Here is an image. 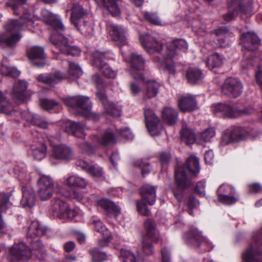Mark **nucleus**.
Instances as JSON below:
<instances>
[{
  "label": "nucleus",
  "mask_w": 262,
  "mask_h": 262,
  "mask_svg": "<svg viewBox=\"0 0 262 262\" xmlns=\"http://www.w3.org/2000/svg\"><path fill=\"white\" fill-rule=\"evenodd\" d=\"M27 0H10L6 4V6L11 7L13 13L20 15V19H12L5 26L6 32L0 33V47L3 49H14L21 39L22 36L19 31L24 27L32 26L34 17L28 10H23V5Z\"/></svg>",
  "instance_id": "obj_1"
},
{
  "label": "nucleus",
  "mask_w": 262,
  "mask_h": 262,
  "mask_svg": "<svg viewBox=\"0 0 262 262\" xmlns=\"http://www.w3.org/2000/svg\"><path fill=\"white\" fill-rule=\"evenodd\" d=\"M41 15L43 21L56 32L50 36V41L54 46L52 48V51L54 54L53 58L64 60L62 57L63 55L79 56L81 53L80 49L76 46L70 45L68 38L62 34L65 27L61 19L57 15L47 10H42Z\"/></svg>",
  "instance_id": "obj_2"
},
{
  "label": "nucleus",
  "mask_w": 262,
  "mask_h": 262,
  "mask_svg": "<svg viewBox=\"0 0 262 262\" xmlns=\"http://www.w3.org/2000/svg\"><path fill=\"white\" fill-rule=\"evenodd\" d=\"M47 228L43 227L38 221H32L28 227L27 239L29 246L24 242L14 243L8 250V258L15 262L20 260H27L35 254L36 251L42 252L43 245L39 237L47 232Z\"/></svg>",
  "instance_id": "obj_3"
},
{
  "label": "nucleus",
  "mask_w": 262,
  "mask_h": 262,
  "mask_svg": "<svg viewBox=\"0 0 262 262\" xmlns=\"http://www.w3.org/2000/svg\"><path fill=\"white\" fill-rule=\"evenodd\" d=\"M200 171L199 160L195 156H190L186 164L177 167L174 171L176 186L172 191L174 198L179 202H182L184 191L192 185L191 178L189 174L195 176Z\"/></svg>",
  "instance_id": "obj_4"
},
{
  "label": "nucleus",
  "mask_w": 262,
  "mask_h": 262,
  "mask_svg": "<svg viewBox=\"0 0 262 262\" xmlns=\"http://www.w3.org/2000/svg\"><path fill=\"white\" fill-rule=\"evenodd\" d=\"M37 183L39 187L38 194L42 201L49 199L52 196L53 192L60 194L66 198L77 201H80L82 199L81 193L76 190H72L70 188L65 190L63 187L57 185L55 188L53 180L49 176L45 175L41 176Z\"/></svg>",
  "instance_id": "obj_5"
},
{
  "label": "nucleus",
  "mask_w": 262,
  "mask_h": 262,
  "mask_svg": "<svg viewBox=\"0 0 262 262\" xmlns=\"http://www.w3.org/2000/svg\"><path fill=\"white\" fill-rule=\"evenodd\" d=\"M142 47L150 55L153 54V60L159 63L164 70L170 74H174L176 72L174 64L172 62L168 63V60H172L173 58H170L167 56V53L164 57H161L160 52L162 50L163 45L159 42L149 34H142L139 37Z\"/></svg>",
  "instance_id": "obj_6"
},
{
  "label": "nucleus",
  "mask_w": 262,
  "mask_h": 262,
  "mask_svg": "<svg viewBox=\"0 0 262 262\" xmlns=\"http://www.w3.org/2000/svg\"><path fill=\"white\" fill-rule=\"evenodd\" d=\"M70 21L80 33L85 36L94 33V25L88 20L86 10L79 4H74L71 10Z\"/></svg>",
  "instance_id": "obj_7"
},
{
  "label": "nucleus",
  "mask_w": 262,
  "mask_h": 262,
  "mask_svg": "<svg viewBox=\"0 0 262 262\" xmlns=\"http://www.w3.org/2000/svg\"><path fill=\"white\" fill-rule=\"evenodd\" d=\"M92 80L97 89L96 95L103 105L105 113L112 117H120L121 107L113 102L107 101V97L104 90L106 84L103 79L98 74H95L92 76Z\"/></svg>",
  "instance_id": "obj_8"
},
{
  "label": "nucleus",
  "mask_w": 262,
  "mask_h": 262,
  "mask_svg": "<svg viewBox=\"0 0 262 262\" xmlns=\"http://www.w3.org/2000/svg\"><path fill=\"white\" fill-rule=\"evenodd\" d=\"M157 187L149 185L144 184L140 189V193L142 198L141 200H138L136 203L138 212L142 215L148 216L150 211L145 201L149 205L155 204L156 201Z\"/></svg>",
  "instance_id": "obj_9"
},
{
  "label": "nucleus",
  "mask_w": 262,
  "mask_h": 262,
  "mask_svg": "<svg viewBox=\"0 0 262 262\" xmlns=\"http://www.w3.org/2000/svg\"><path fill=\"white\" fill-rule=\"evenodd\" d=\"M114 54L110 52L96 51L94 54L93 64L97 67L103 75L107 78H114L116 72L113 70L106 62L114 58Z\"/></svg>",
  "instance_id": "obj_10"
},
{
  "label": "nucleus",
  "mask_w": 262,
  "mask_h": 262,
  "mask_svg": "<svg viewBox=\"0 0 262 262\" xmlns=\"http://www.w3.org/2000/svg\"><path fill=\"white\" fill-rule=\"evenodd\" d=\"M228 6L229 12L223 15V19L226 22L233 20L239 14H249L252 11L250 0H231Z\"/></svg>",
  "instance_id": "obj_11"
},
{
  "label": "nucleus",
  "mask_w": 262,
  "mask_h": 262,
  "mask_svg": "<svg viewBox=\"0 0 262 262\" xmlns=\"http://www.w3.org/2000/svg\"><path fill=\"white\" fill-rule=\"evenodd\" d=\"M211 109L213 114L216 116L229 118H236L242 115L250 114L253 112L251 107L237 109L229 104L223 103L212 105Z\"/></svg>",
  "instance_id": "obj_12"
},
{
  "label": "nucleus",
  "mask_w": 262,
  "mask_h": 262,
  "mask_svg": "<svg viewBox=\"0 0 262 262\" xmlns=\"http://www.w3.org/2000/svg\"><path fill=\"white\" fill-rule=\"evenodd\" d=\"M253 242L243 253L245 262H262V228L253 236Z\"/></svg>",
  "instance_id": "obj_13"
},
{
  "label": "nucleus",
  "mask_w": 262,
  "mask_h": 262,
  "mask_svg": "<svg viewBox=\"0 0 262 262\" xmlns=\"http://www.w3.org/2000/svg\"><path fill=\"white\" fill-rule=\"evenodd\" d=\"M146 233L142 238V250L146 255H151L154 253V249L152 242H158L160 236L156 231L154 222L150 220H146L144 223Z\"/></svg>",
  "instance_id": "obj_14"
},
{
  "label": "nucleus",
  "mask_w": 262,
  "mask_h": 262,
  "mask_svg": "<svg viewBox=\"0 0 262 262\" xmlns=\"http://www.w3.org/2000/svg\"><path fill=\"white\" fill-rule=\"evenodd\" d=\"M51 210L54 216L61 219L73 220L77 212L70 208L69 204L62 198L54 197L51 201Z\"/></svg>",
  "instance_id": "obj_15"
},
{
  "label": "nucleus",
  "mask_w": 262,
  "mask_h": 262,
  "mask_svg": "<svg viewBox=\"0 0 262 262\" xmlns=\"http://www.w3.org/2000/svg\"><path fill=\"white\" fill-rule=\"evenodd\" d=\"M248 135V132L240 126H231L226 129L223 133L221 144L225 146L234 142L245 140Z\"/></svg>",
  "instance_id": "obj_16"
},
{
  "label": "nucleus",
  "mask_w": 262,
  "mask_h": 262,
  "mask_svg": "<svg viewBox=\"0 0 262 262\" xmlns=\"http://www.w3.org/2000/svg\"><path fill=\"white\" fill-rule=\"evenodd\" d=\"M243 89L242 82L238 78L231 77L227 78L221 86L222 93L232 98H237L241 96Z\"/></svg>",
  "instance_id": "obj_17"
},
{
  "label": "nucleus",
  "mask_w": 262,
  "mask_h": 262,
  "mask_svg": "<svg viewBox=\"0 0 262 262\" xmlns=\"http://www.w3.org/2000/svg\"><path fill=\"white\" fill-rule=\"evenodd\" d=\"M129 63L131 71L135 79L144 81V70L145 69V60L142 55L136 53H132L129 56Z\"/></svg>",
  "instance_id": "obj_18"
},
{
  "label": "nucleus",
  "mask_w": 262,
  "mask_h": 262,
  "mask_svg": "<svg viewBox=\"0 0 262 262\" xmlns=\"http://www.w3.org/2000/svg\"><path fill=\"white\" fill-rule=\"evenodd\" d=\"M64 103L70 107L80 110L81 111L80 114L82 116L85 115L92 107V103L89 98L83 96L66 98Z\"/></svg>",
  "instance_id": "obj_19"
},
{
  "label": "nucleus",
  "mask_w": 262,
  "mask_h": 262,
  "mask_svg": "<svg viewBox=\"0 0 262 262\" xmlns=\"http://www.w3.org/2000/svg\"><path fill=\"white\" fill-rule=\"evenodd\" d=\"M144 114L146 126L149 134L152 136L159 135L161 127L159 118L150 108L145 109Z\"/></svg>",
  "instance_id": "obj_20"
},
{
  "label": "nucleus",
  "mask_w": 262,
  "mask_h": 262,
  "mask_svg": "<svg viewBox=\"0 0 262 262\" xmlns=\"http://www.w3.org/2000/svg\"><path fill=\"white\" fill-rule=\"evenodd\" d=\"M51 157L56 160L70 161L73 159V151L72 148L64 144L52 146Z\"/></svg>",
  "instance_id": "obj_21"
},
{
  "label": "nucleus",
  "mask_w": 262,
  "mask_h": 262,
  "mask_svg": "<svg viewBox=\"0 0 262 262\" xmlns=\"http://www.w3.org/2000/svg\"><path fill=\"white\" fill-rule=\"evenodd\" d=\"M243 48L247 51H256L260 43V39L254 33L248 32L244 33L241 36Z\"/></svg>",
  "instance_id": "obj_22"
},
{
  "label": "nucleus",
  "mask_w": 262,
  "mask_h": 262,
  "mask_svg": "<svg viewBox=\"0 0 262 262\" xmlns=\"http://www.w3.org/2000/svg\"><path fill=\"white\" fill-rule=\"evenodd\" d=\"M28 83L24 80H18L14 84L12 97L18 103H24L30 98L27 92Z\"/></svg>",
  "instance_id": "obj_23"
},
{
  "label": "nucleus",
  "mask_w": 262,
  "mask_h": 262,
  "mask_svg": "<svg viewBox=\"0 0 262 262\" xmlns=\"http://www.w3.org/2000/svg\"><path fill=\"white\" fill-rule=\"evenodd\" d=\"M29 58L37 68H42L46 64L45 55L43 48L34 46L27 51Z\"/></svg>",
  "instance_id": "obj_24"
},
{
  "label": "nucleus",
  "mask_w": 262,
  "mask_h": 262,
  "mask_svg": "<svg viewBox=\"0 0 262 262\" xmlns=\"http://www.w3.org/2000/svg\"><path fill=\"white\" fill-rule=\"evenodd\" d=\"M188 49V44L183 39H176L170 42L167 45V56L170 58H174L178 51L185 52Z\"/></svg>",
  "instance_id": "obj_25"
},
{
  "label": "nucleus",
  "mask_w": 262,
  "mask_h": 262,
  "mask_svg": "<svg viewBox=\"0 0 262 262\" xmlns=\"http://www.w3.org/2000/svg\"><path fill=\"white\" fill-rule=\"evenodd\" d=\"M22 199L20 204L23 207H33L36 201L35 193L34 189L30 186H23L21 188Z\"/></svg>",
  "instance_id": "obj_26"
},
{
  "label": "nucleus",
  "mask_w": 262,
  "mask_h": 262,
  "mask_svg": "<svg viewBox=\"0 0 262 262\" xmlns=\"http://www.w3.org/2000/svg\"><path fill=\"white\" fill-rule=\"evenodd\" d=\"M203 236L202 232L196 228L189 229L183 235V238L185 243L193 247L198 245L200 240L203 239Z\"/></svg>",
  "instance_id": "obj_27"
},
{
  "label": "nucleus",
  "mask_w": 262,
  "mask_h": 262,
  "mask_svg": "<svg viewBox=\"0 0 262 262\" xmlns=\"http://www.w3.org/2000/svg\"><path fill=\"white\" fill-rule=\"evenodd\" d=\"M98 206L102 208L109 216L117 219L120 213V209L114 202L108 199H101L97 201Z\"/></svg>",
  "instance_id": "obj_28"
},
{
  "label": "nucleus",
  "mask_w": 262,
  "mask_h": 262,
  "mask_svg": "<svg viewBox=\"0 0 262 262\" xmlns=\"http://www.w3.org/2000/svg\"><path fill=\"white\" fill-rule=\"evenodd\" d=\"M75 165L77 167L81 168L93 177L100 178L102 176L103 171L101 167L94 165H90L83 160H77Z\"/></svg>",
  "instance_id": "obj_29"
},
{
  "label": "nucleus",
  "mask_w": 262,
  "mask_h": 262,
  "mask_svg": "<svg viewBox=\"0 0 262 262\" xmlns=\"http://www.w3.org/2000/svg\"><path fill=\"white\" fill-rule=\"evenodd\" d=\"M21 116L23 119L30 122L34 125L43 129H46L48 127L49 124L45 118L38 115H33L29 112H24L22 113Z\"/></svg>",
  "instance_id": "obj_30"
},
{
  "label": "nucleus",
  "mask_w": 262,
  "mask_h": 262,
  "mask_svg": "<svg viewBox=\"0 0 262 262\" xmlns=\"http://www.w3.org/2000/svg\"><path fill=\"white\" fill-rule=\"evenodd\" d=\"M185 77L189 84L195 85L202 80L203 73L200 69L190 67L186 71Z\"/></svg>",
  "instance_id": "obj_31"
},
{
  "label": "nucleus",
  "mask_w": 262,
  "mask_h": 262,
  "mask_svg": "<svg viewBox=\"0 0 262 262\" xmlns=\"http://www.w3.org/2000/svg\"><path fill=\"white\" fill-rule=\"evenodd\" d=\"M179 107L183 112L193 111L196 106V101L191 95L183 96L179 100Z\"/></svg>",
  "instance_id": "obj_32"
},
{
  "label": "nucleus",
  "mask_w": 262,
  "mask_h": 262,
  "mask_svg": "<svg viewBox=\"0 0 262 262\" xmlns=\"http://www.w3.org/2000/svg\"><path fill=\"white\" fill-rule=\"evenodd\" d=\"M65 78V76L58 71L49 75L40 74L37 77V80L38 81L46 84H54Z\"/></svg>",
  "instance_id": "obj_33"
},
{
  "label": "nucleus",
  "mask_w": 262,
  "mask_h": 262,
  "mask_svg": "<svg viewBox=\"0 0 262 262\" xmlns=\"http://www.w3.org/2000/svg\"><path fill=\"white\" fill-rule=\"evenodd\" d=\"M66 131L77 138H82L85 136L84 126L79 122H69L66 125Z\"/></svg>",
  "instance_id": "obj_34"
},
{
  "label": "nucleus",
  "mask_w": 262,
  "mask_h": 262,
  "mask_svg": "<svg viewBox=\"0 0 262 262\" xmlns=\"http://www.w3.org/2000/svg\"><path fill=\"white\" fill-rule=\"evenodd\" d=\"M97 143L103 147H107L115 144L117 142L115 134L110 131L104 132L100 136L96 138Z\"/></svg>",
  "instance_id": "obj_35"
},
{
  "label": "nucleus",
  "mask_w": 262,
  "mask_h": 262,
  "mask_svg": "<svg viewBox=\"0 0 262 262\" xmlns=\"http://www.w3.org/2000/svg\"><path fill=\"white\" fill-rule=\"evenodd\" d=\"M11 195V192L8 193L0 192V230L4 228L5 225L1 214L6 211L9 206L11 205V203L9 202Z\"/></svg>",
  "instance_id": "obj_36"
},
{
  "label": "nucleus",
  "mask_w": 262,
  "mask_h": 262,
  "mask_svg": "<svg viewBox=\"0 0 262 262\" xmlns=\"http://www.w3.org/2000/svg\"><path fill=\"white\" fill-rule=\"evenodd\" d=\"M178 116L177 111L171 107H164L162 112L163 121L169 125H172L176 123Z\"/></svg>",
  "instance_id": "obj_37"
},
{
  "label": "nucleus",
  "mask_w": 262,
  "mask_h": 262,
  "mask_svg": "<svg viewBox=\"0 0 262 262\" xmlns=\"http://www.w3.org/2000/svg\"><path fill=\"white\" fill-rule=\"evenodd\" d=\"M96 2H101L113 16L120 14V9L118 5L119 0H95Z\"/></svg>",
  "instance_id": "obj_38"
},
{
  "label": "nucleus",
  "mask_w": 262,
  "mask_h": 262,
  "mask_svg": "<svg viewBox=\"0 0 262 262\" xmlns=\"http://www.w3.org/2000/svg\"><path fill=\"white\" fill-rule=\"evenodd\" d=\"M223 63V58L217 53L210 55L206 61V66L214 73H216L215 69L220 67Z\"/></svg>",
  "instance_id": "obj_39"
},
{
  "label": "nucleus",
  "mask_w": 262,
  "mask_h": 262,
  "mask_svg": "<svg viewBox=\"0 0 262 262\" xmlns=\"http://www.w3.org/2000/svg\"><path fill=\"white\" fill-rule=\"evenodd\" d=\"M32 150V155L34 159L38 161L43 159L46 156L47 154V146L45 144H43L42 141H38L37 146L32 145L31 146Z\"/></svg>",
  "instance_id": "obj_40"
},
{
  "label": "nucleus",
  "mask_w": 262,
  "mask_h": 262,
  "mask_svg": "<svg viewBox=\"0 0 262 262\" xmlns=\"http://www.w3.org/2000/svg\"><path fill=\"white\" fill-rule=\"evenodd\" d=\"M66 184L69 187L85 188L87 185L86 180L77 176H71L66 180Z\"/></svg>",
  "instance_id": "obj_41"
},
{
  "label": "nucleus",
  "mask_w": 262,
  "mask_h": 262,
  "mask_svg": "<svg viewBox=\"0 0 262 262\" xmlns=\"http://www.w3.org/2000/svg\"><path fill=\"white\" fill-rule=\"evenodd\" d=\"M112 35L113 39L119 41L122 45L126 42L125 30L121 26L114 25L112 27Z\"/></svg>",
  "instance_id": "obj_42"
},
{
  "label": "nucleus",
  "mask_w": 262,
  "mask_h": 262,
  "mask_svg": "<svg viewBox=\"0 0 262 262\" xmlns=\"http://www.w3.org/2000/svg\"><path fill=\"white\" fill-rule=\"evenodd\" d=\"M160 84L155 80H148L146 82L145 97L151 98L156 97L159 90Z\"/></svg>",
  "instance_id": "obj_43"
},
{
  "label": "nucleus",
  "mask_w": 262,
  "mask_h": 262,
  "mask_svg": "<svg viewBox=\"0 0 262 262\" xmlns=\"http://www.w3.org/2000/svg\"><path fill=\"white\" fill-rule=\"evenodd\" d=\"M181 140L186 144H191L195 141V136L191 130L188 128H183L180 132Z\"/></svg>",
  "instance_id": "obj_44"
},
{
  "label": "nucleus",
  "mask_w": 262,
  "mask_h": 262,
  "mask_svg": "<svg viewBox=\"0 0 262 262\" xmlns=\"http://www.w3.org/2000/svg\"><path fill=\"white\" fill-rule=\"evenodd\" d=\"M195 248L198 249V252L201 253L211 251L213 248V246L206 237L203 236V239L200 240Z\"/></svg>",
  "instance_id": "obj_45"
},
{
  "label": "nucleus",
  "mask_w": 262,
  "mask_h": 262,
  "mask_svg": "<svg viewBox=\"0 0 262 262\" xmlns=\"http://www.w3.org/2000/svg\"><path fill=\"white\" fill-rule=\"evenodd\" d=\"M185 204L188 210L187 212L191 216H193V210L199 205V202L193 194L189 195L185 200Z\"/></svg>",
  "instance_id": "obj_46"
},
{
  "label": "nucleus",
  "mask_w": 262,
  "mask_h": 262,
  "mask_svg": "<svg viewBox=\"0 0 262 262\" xmlns=\"http://www.w3.org/2000/svg\"><path fill=\"white\" fill-rule=\"evenodd\" d=\"M89 253L92 256V262H103L107 259L106 253L97 248L90 250Z\"/></svg>",
  "instance_id": "obj_47"
},
{
  "label": "nucleus",
  "mask_w": 262,
  "mask_h": 262,
  "mask_svg": "<svg viewBox=\"0 0 262 262\" xmlns=\"http://www.w3.org/2000/svg\"><path fill=\"white\" fill-rule=\"evenodd\" d=\"M134 165L135 166L140 168L141 170V174L143 177L150 173L151 167L149 163L146 161L140 159L136 160Z\"/></svg>",
  "instance_id": "obj_48"
},
{
  "label": "nucleus",
  "mask_w": 262,
  "mask_h": 262,
  "mask_svg": "<svg viewBox=\"0 0 262 262\" xmlns=\"http://www.w3.org/2000/svg\"><path fill=\"white\" fill-rule=\"evenodd\" d=\"M91 224L93 226V230L102 235H104L105 234L110 232L100 220H93Z\"/></svg>",
  "instance_id": "obj_49"
},
{
  "label": "nucleus",
  "mask_w": 262,
  "mask_h": 262,
  "mask_svg": "<svg viewBox=\"0 0 262 262\" xmlns=\"http://www.w3.org/2000/svg\"><path fill=\"white\" fill-rule=\"evenodd\" d=\"M69 64L68 72L70 75L76 77H79L82 74L81 68L75 62L68 61Z\"/></svg>",
  "instance_id": "obj_50"
},
{
  "label": "nucleus",
  "mask_w": 262,
  "mask_h": 262,
  "mask_svg": "<svg viewBox=\"0 0 262 262\" xmlns=\"http://www.w3.org/2000/svg\"><path fill=\"white\" fill-rule=\"evenodd\" d=\"M120 256L123 262H138V259L135 254L128 250H121Z\"/></svg>",
  "instance_id": "obj_51"
},
{
  "label": "nucleus",
  "mask_w": 262,
  "mask_h": 262,
  "mask_svg": "<svg viewBox=\"0 0 262 262\" xmlns=\"http://www.w3.org/2000/svg\"><path fill=\"white\" fill-rule=\"evenodd\" d=\"M218 201L225 205H232L237 201V199L233 195H228L223 193L217 195Z\"/></svg>",
  "instance_id": "obj_52"
},
{
  "label": "nucleus",
  "mask_w": 262,
  "mask_h": 262,
  "mask_svg": "<svg viewBox=\"0 0 262 262\" xmlns=\"http://www.w3.org/2000/svg\"><path fill=\"white\" fill-rule=\"evenodd\" d=\"M144 19L150 24L159 25L161 21L156 13L145 12L143 13Z\"/></svg>",
  "instance_id": "obj_53"
},
{
  "label": "nucleus",
  "mask_w": 262,
  "mask_h": 262,
  "mask_svg": "<svg viewBox=\"0 0 262 262\" xmlns=\"http://www.w3.org/2000/svg\"><path fill=\"white\" fill-rule=\"evenodd\" d=\"M0 70L1 74L6 76L16 77L19 74L16 69L10 67L4 66L3 63Z\"/></svg>",
  "instance_id": "obj_54"
},
{
  "label": "nucleus",
  "mask_w": 262,
  "mask_h": 262,
  "mask_svg": "<svg viewBox=\"0 0 262 262\" xmlns=\"http://www.w3.org/2000/svg\"><path fill=\"white\" fill-rule=\"evenodd\" d=\"M40 106L41 107L47 111H52L55 107L58 105V103L52 100H49L48 99H42L40 100Z\"/></svg>",
  "instance_id": "obj_55"
},
{
  "label": "nucleus",
  "mask_w": 262,
  "mask_h": 262,
  "mask_svg": "<svg viewBox=\"0 0 262 262\" xmlns=\"http://www.w3.org/2000/svg\"><path fill=\"white\" fill-rule=\"evenodd\" d=\"M170 159V156L169 154L165 152H162L160 154L159 160L161 165V171L166 170Z\"/></svg>",
  "instance_id": "obj_56"
},
{
  "label": "nucleus",
  "mask_w": 262,
  "mask_h": 262,
  "mask_svg": "<svg viewBox=\"0 0 262 262\" xmlns=\"http://www.w3.org/2000/svg\"><path fill=\"white\" fill-rule=\"evenodd\" d=\"M215 135V131L213 128L210 127L201 133L200 137L205 142H207Z\"/></svg>",
  "instance_id": "obj_57"
},
{
  "label": "nucleus",
  "mask_w": 262,
  "mask_h": 262,
  "mask_svg": "<svg viewBox=\"0 0 262 262\" xmlns=\"http://www.w3.org/2000/svg\"><path fill=\"white\" fill-rule=\"evenodd\" d=\"M102 236V238L99 240L98 242V245L100 247L107 246L112 239V236L110 232H108Z\"/></svg>",
  "instance_id": "obj_58"
},
{
  "label": "nucleus",
  "mask_w": 262,
  "mask_h": 262,
  "mask_svg": "<svg viewBox=\"0 0 262 262\" xmlns=\"http://www.w3.org/2000/svg\"><path fill=\"white\" fill-rule=\"evenodd\" d=\"M206 187V182L205 181H201L197 183L195 188L194 191L200 196L205 195L204 190Z\"/></svg>",
  "instance_id": "obj_59"
},
{
  "label": "nucleus",
  "mask_w": 262,
  "mask_h": 262,
  "mask_svg": "<svg viewBox=\"0 0 262 262\" xmlns=\"http://www.w3.org/2000/svg\"><path fill=\"white\" fill-rule=\"evenodd\" d=\"M118 133L121 137L126 139L132 140L134 138L133 134L127 127L119 129Z\"/></svg>",
  "instance_id": "obj_60"
},
{
  "label": "nucleus",
  "mask_w": 262,
  "mask_h": 262,
  "mask_svg": "<svg viewBox=\"0 0 262 262\" xmlns=\"http://www.w3.org/2000/svg\"><path fill=\"white\" fill-rule=\"evenodd\" d=\"M162 256V262H170V254L168 249L166 247H163L161 249Z\"/></svg>",
  "instance_id": "obj_61"
},
{
  "label": "nucleus",
  "mask_w": 262,
  "mask_h": 262,
  "mask_svg": "<svg viewBox=\"0 0 262 262\" xmlns=\"http://www.w3.org/2000/svg\"><path fill=\"white\" fill-rule=\"evenodd\" d=\"M14 174L19 179L23 178L25 175V169L19 166H15L13 168Z\"/></svg>",
  "instance_id": "obj_62"
},
{
  "label": "nucleus",
  "mask_w": 262,
  "mask_h": 262,
  "mask_svg": "<svg viewBox=\"0 0 262 262\" xmlns=\"http://www.w3.org/2000/svg\"><path fill=\"white\" fill-rule=\"evenodd\" d=\"M250 193H258L262 189L261 185L258 183H253L248 185Z\"/></svg>",
  "instance_id": "obj_63"
},
{
  "label": "nucleus",
  "mask_w": 262,
  "mask_h": 262,
  "mask_svg": "<svg viewBox=\"0 0 262 262\" xmlns=\"http://www.w3.org/2000/svg\"><path fill=\"white\" fill-rule=\"evenodd\" d=\"M228 32V28L225 26L219 27L213 30V33L216 36H223Z\"/></svg>",
  "instance_id": "obj_64"
}]
</instances>
